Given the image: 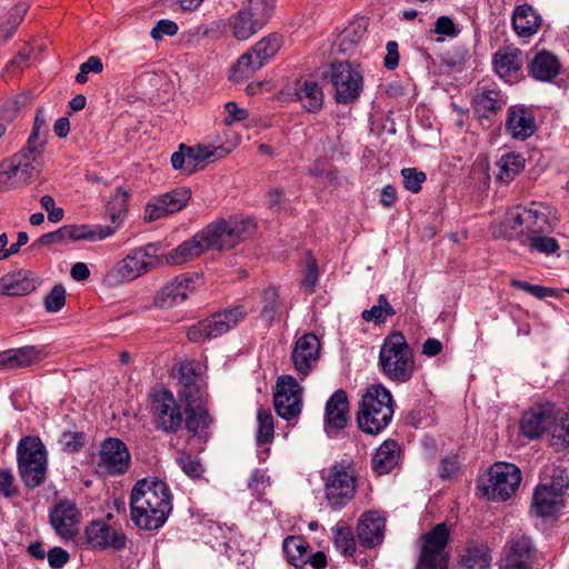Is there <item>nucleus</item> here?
Returning a JSON list of instances; mask_svg holds the SVG:
<instances>
[{"instance_id":"obj_6","label":"nucleus","mask_w":569,"mask_h":569,"mask_svg":"<svg viewBox=\"0 0 569 569\" xmlns=\"http://www.w3.org/2000/svg\"><path fill=\"white\" fill-rule=\"evenodd\" d=\"M18 468L22 482L29 488L43 483L47 475V451L38 437L22 438L17 448Z\"/></svg>"},{"instance_id":"obj_20","label":"nucleus","mask_w":569,"mask_h":569,"mask_svg":"<svg viewBox=\"0 0 569 569\" xmlns=\"http://www.w3.org/2000/svg\"><path fill=\"white\" fill-rule=\"evenodd\" d=\"M80 513L76 505L63 500L54 506L50 512V522L56 532L61 537L69 539L77 533V525Z\"/></svg>"},{"instance_id":"obj_14","label":"nucleus","mask_w":569,"mask_h":569,"mask_svg":"<svg viewBox=\"0 0 569 569\" xmlns=\"http://www.w3.org/2000/svg\"><path fill=\"white\" fill-rule=\"evenodd\" d=\"M97 466L106 475L124 473L130 466L128 448L121 440L108 438L101 445Z\"/></svg>"},{"instance_id":"obj_48","label":"nucleus","mask_w":569,"mask_h":569,"mask_svg":"<svg viewBox=\"0 0 569 569\" xmlns=\"http://www.w3.org/2000/svg\"><path fill=\"white\" fill-rule=\"evenodd\" d=\"M211 418L209 417L206 409L200 406L191 408L187 417V428L193 433H199L209 427Z\"/></svg>"},{"instance_id":"obj_62","label":"nucleus","mask_w":569,"mask_h":569,"mask_svg":"<svg viewBox=\"0 0 569 569\" xmlns=\"http://www.w3.org/2000/svg\"><path fill=\"white\" fill-rule=\"evenodd\" d=\"M44 303L48 311H59L66 303L64 288L61 284L54 286L50 293L47 296Z\"/></svg>"},{"instance_id":"obj_37","label":"nucleus","mask_w":569,"mask_h":569,"mask_svg":"<svg viewBox=\"0 0 569 569\" xmlns=\"http://www.w3.org/2000/svg\"><path fill=\"white\" fill-rule=\"evenodd\" d=\"M179 383L181 389L179 395L187 401H196L199 396V387L197 385V375L191 362L182 363L179 368Z\"/></svg>"},{"instance_id":"obj_25","label":"nucleus","mask_w":569,"mask_h":569,"mask_svg":"<svg viewBox=\"0 0 569 569\" xmlns=\"http://www.w3.org/2000/svg\"><path fill=\"white\" fill-rule=\"evenodd\" d=\"M531 540L525 536H515L509 541L505 559L506 569H530L532 562Z\"/></svg>"},{"instance_id":"obj_26","label":"nucleus","mask_w":569,"mask_h":569,"mask_svg":"<svg viewBox=\"0 0 569 569\" xmlns=\"http://www.w3.org/2000/svg\"><path fill=\"white\" fill-rule=\"evenodd\" d=\"M521 66V51L517 48L506 47L498 50L495 54V70L500 78L508 82H512L517 79Z\"/></svg>"},{"instance_id":"obj_36","label":"nucleus","mask_w":569,"mask_h":569,"mask_svg":"<svg viewBox=\"0 0 569 569\" xmlns=\"http://www.w3.org/2000/svg\"><path fill=\"white\" fill-rule=\"evenodd\" d=\"M34 289V280L27 274L6 276L0 279V295L23 296Z\"/></svg>"},{"instance_id":"obj_3","label":"nucleus","mask_w":569,"mask_h":569,"mask_svg":"<svg viewBox=\"0 0 569 569\" xmlns=\"http://www.w3.org/2000/svg\"><path fill=\"white\" fill-rule=\"evenodd\" d=\"M378 365L392 382L406 383L412 379L416 371L415 353L401 332L393 331L383 339Z\"/></svg>"},{"instance_id":"obj_45","label":"nucleus","mask_w":569,"mask_h":569,"mask_svg":"<svg viewBox=\"0 0 569 569\" xmlns=\"http://www.w3.org/2000/svg\"><path fill=\"white\" fill-rule=\"evenodd\" d=\"M549 233H540L532 238H523L520 244L529 248L531 251H537L546 254L553 253L558 248L557 241L548 236Z\"/></svg>"},{"instance_id":"obj_39","label":"nucleus","mask_w":569,"mask_h":569,"mask_svg":"<svg viewBox=\"0 0 569 569\" xmlns=\"http://www.w3.org/2000/svg\"><path fill=\"white\" fill-rule=\"evenodd\" d=\"M283 552L288 561L295 567H302L308 562L309 551L306 542L300 537H288L283 541Z\"/></svg>"},{"instance_id":"obj_9","label":"nucleus","mask_w":569,"mask_h":569,"mask_svg":"<svg viewBox=\"0 0 569 569\" xmlns=\"http://www.w3.org/2000/svg\"><path fill=\"white\" fill-rule=\"evenodd\" d=\"M280 46V38L276 34L261 39L238 59L232 68V79L240 81L252 76L278 52Z\"/></svg>"},{"instance_id":"obj_42","label":"nucleus","mask_w":569,"mask_h":569,"mask_svg":"<svg viewBox=\"0 0 569 569\" xmlns=\"http://www.w3.org/2000/svg\"><path fill=\"white\" fill-rule=\"evenodd\" d=\"M396 312L387 298L380 295L378 303L370 309L362 311V319L367 322L383 323L387 317L393 316Z\"/></svg>"},{"instance_id":"obj_52","label":"nucleus","mask_w":569,"mask_h":569,"mask_svg":"<svg viewBox=\"0 0 569 569\" xmlns=\"http://www.w3.org/2000/svg\"><path fill=\"white\" fill-rule=\"evenodd\" d=\"M278 292L276 288L269 286L264 289L262 296L261 316L264 320L271 321L274 319L278 309Z\"/></svg>"},{"instance_id":"obj_1","label":"nucleus","mask_w":569,"mask_h":569,"mask_svg":"<svg viewBox=\"0 0 569 569\" xmlns=\"http://www.w3.org/2000/svg\"><path fill=\"white\" fill-rule=\"evenodd\" d=\"M254 228L256 223L250 218L231 217L228 220H217L169 251L164 261L170 266H181L200 257L209 248L231 249L249 238Z\"/></svg>"},{"instance_id":"obj_51","label":"nucleus","mask_w":569,"mask_h":569,"mask_svg":"<svg viewBox=\"0 0 569 569\" xmlns=\"http://www.w3.org/2000/svg\"><path fill=\"white\" fill-rule=\"evenodd\" d=\"M189 154V174L198 170V167L201 162L209 160L214 157L216 152L219 148L206 147V146H197V147H187Z\"/></svg>"},{"instance_id":"obj_16","label":"nucleus","mask_w":569,"mask_h":569,"mask_svg":"<svg viewBox=\"0 0 569 569\" xmlns=\"http://www.w3.org/2000/svg\"><path fill=\"white\" fill-rule=\"evenodd\" d=\"M320 341L313 333H305L297 339L291 360L299 375L306 377L316 367L320 357Z\"/></svg>"},{"instance_id":"obj_29","label":"nucleus","mask_w":569,"mask_h":569,"mask_svg":"<svg viewBox=\"0 0 569 569\" xmlns=\"http://www.w3.org/2000/svg\"><path fill=\"white\" fill-rule=\"evenodd\" d=\"M541 23V17L529 4H522L515 9L512 26L520 37H531L535 34Z\"/></svg>"},{"instance_id":"obj_17","label":"nucleus","mask_w":569,"mask_h":569,"mask_svg":"<svg viewBox=\"0 0 569 569\" xmlns=\"http://www.w3.org/2000/svg\"><path fill=\"white\" fill-rule=\"evenodd\" d=\"M192 277L180 274L162 287L154 297V305L159 308H172L183 302L194 291Z\"/></svg>"},{"instance_id":"obj_27","label":"nucleus","mask_w":569,"mask_h":569,"mask_svg":"<svg viewBox=\"0 0 569 569\" xmlns=\"http://www.w3.org/2000/svg\"><path fill=\"white\" fill-rule=\"evenodd\" d=\"M563 507V498L538 485L533 497L531 510L537 517L548 518L556 516Z\"/></svg>"},{"instance_id":"obj_5","label":"nucleus","mask_w":569,"mask_h":569,"mask_svg":"<svg viewBox=\"0 0 569 569\" xmlns=\"http://www.w3.org/2000/svg\"><path fill=\"white\" fill-rule=\"evenodd\" d=\"M550 232L551 224L543 212L522 207L510 209L492 229L495 237L515 239L519 243L523 242V238H532L540 233Z\"/></svg>"},{"instance_id":"obj_57","label":"nucleus","mask_w":569,"mask_h":569,"mask_svg":"<svg viewBox=\"0 0 569 569\" xmlns=\"http://www.w3.org/2000/svg\"><path fill=\"white\" fill-rule=\"evenodd\" d=\"M510 284L513 288L526 291L529 295H531L538 299H543L546 297L555 296V290L552 288L542 287L539 284H531L527 281H522V280H518V279H512Z\"/></svg>"},{"instance_id":"obj_55","label":"nucleus","mask_w":569,"mask_h":569,"mask_svg":"<svg viewBox=\"0 0 569 569\" xmlns=\"http://www.w3.org/2000/svg\"><path fill=\"white\" fill-rule=\"evenodd\" d=\"M403 178V187L417 193L421 190L422 183L426 181V174L422 171H418L415 168H405L401 170Z\"/></svg>"},{"instance_id":"obj_46","label":"nucleus","mask_w":569,"mask_h":569,"mask_svg":"<svg viewBox=\"0 0 569 569\" xmlns=\"http://www.w3.org/2000/svg\"><path fill=\"white\" fill-rule=\"evenodd\" d=\"M164 204L170 209L171 213L182 210L191 198V191L188 188H176L167 193L161 194Z\"/></svg>"},{"instance_id":"obj_28","label":"nucleus","mask_w":569,"mask_h":569,"mask_svg":"<svg viewBox=\"0 0 569 569\" xmlns=\"http://www.w3.org/2000/svg\"><path fill=\"white\" fill-rule=\"evenodd\" d=\"M400 447L395 440H386L376 450L372 469L379 476L389 473L399 462Z\"/></svg>"},{"instance_id":"obj_2","label":"nucleus","mask_w":569,"mask_h":569,"mask_svg":"<svg viewBox=\"0 0 569 569\" xmlns=\"http://www.w3.org/2000/svg\"><path fill=\"white\" fill-rule=\"evenodd\" d=\"M131 519L140 529L157 530L172 510L168 485L158 478L139 480L130 497Z\"/></svg>"},{"instance_id":"obj_50","label":"nucleus","mask_w":569,"mask_h":569,"mask_svg":"<svg viewBox=\"0 0 569 569\" xmlns=\"http://www.w3.org/2000/svg\"><path fill=\"white\" fill-rule=\"evenodd\" d=\"M0 183L11 189L21 184L20 171L13 157L0 164Z\"/></svg>"},{"instance_id":"obj_43","label":"nucleus","mask_w":569,"mask_h":569,"mask_svg":"<svg viewBox=\"0 0 569 569\" xmlns=\"http://www.w3.org/2000/svg\"><path fill=\"white\" fill-rule=\"evenodd\" d=\"M257 419L259 425L257 443L261 447L273 440V417L269 409L260 408L257 413Z\"/></svg>"},{"instance_id":"obj_10","label":"nucleus","mask_w":569,"mask_h":569,"mask_svg":"<svg viewBox=\"0 0 569 569\" xmlns=\"http://www.w3.org/2000/svg\"><path fill=\"white\" fill-rule=\"evenodd\" d=\"M357 480L350 466L335 465L326 479V498L333 509H341L355 496Z\"/></svg>"},{"instance_id":"obj_44","label":"nucleus","mask_w":569,"mask_h":569,"mask_svg":"<svg viewBox=\"0 0 569 569\" xmlns=\"http://www.w3.org/2000/svg\"><path fill=\"white\" fill-rule=\"evenodd\" d=\"M552 447L556 450L569 448V411L559 416L557 410V421L552 429Z\"/></svg>"},{"instance_id":"obj_58","label":"nucleus","mask_w":569,"mask_h":569,"mask_svg":"<svg viewBox=\"0 0 569 569\" xmlns=\"http://www.w3.org/2000/svg\"><path fill=\"white\" fill-rule=\"evenodd\" d=\"M59 443L64 451H78L84 445V435L78 431H66L60 436Z\"/></svg>"},{"instance_id":"obj_60","label":"nucleus","mask_w":569,"mask_h":569,"mask_svg":"<svg viewBox=\"0 0 569 569\" xmlns=\"http://www.w3.org/2000/svg\"><path fill=\"white\" fill-rule=\"evenodd\" d=\"M47 133V114L44 109L40 108L37 110L33 128L29 136L28 141L32 143H42L41 137Z\"/></svg>"},{"instance_id":"obj_63","label":"nucleus","mask_w":569,"mask_h":569,"mask_svg":"<svg viewBox=\"0 0 569 569\" xmlns=\"http://www.w3.org/2000/svg\"><path fill=\"white\" fill-rule=\"evenodd\" d=\"M177 462L182 469V471L191 478H198L202 473L203 469L201 463L197 458H193L190 455H181L177 459Z\"/></svg>"},{"instance_id":"obj_12","label":"nucleus","mask_w":569,"mask_h":569,"mask_svg":"<svg viewBox=\"0 0 569 569\" xmlns=\"http://www.w3.org/2000/svg\"><path fill=\"white\" fill-rule=\"evenodd\" d=\"M557 421V407L555 403L546 401L533 405L526 411L520 421V431L528 439H538L545 432H550Z\"/></svg>"},{"instance_id":"obj_35","label":"nucleus","mask_w":569,"mask_h":569,"mask_svg":"<svg viewBox=\"0 0 569 569\" xmlns=\"http://www.w3.org/2000/svg\"><path fill=\"white\" fill-rule=\"evenodd\" d=\"M229 26L233 37L238 40H247L262 28L256 23L253 18L248 16V11L241 9L229 18Z\"/></svg>"},{"instance_id":"obj_53","label":"nucleus","mask_w":569,"mask_h":569,"mask_svg":"<svg viewBox=\"0 0 569 569\" xmlns=\"http://www.w3.org/2000/svg\"><path fill=\"white\" fill-rule=\"evenodd\" d=\"M20 171L21 184L29 183L33 178L38 177L41 171V160L32 158L31 162H21V157H13Z\"/></svg>"},{"instance_id":"obj_23","label":"nucleus","mask_w":569,"mask_h":569,"mask_svg":"<svg viewBox=\"0 0 569 569\" xmlns=\"http://www.w3.org/2000/svg\"><path fill=\"white\" fill-rule=\"evenodd\" d=\"M86 536L93 548L120 549L126 536L103 521H92L86 529Z\"/></svg>"},{"instance_id":"obj_7","label":"nucleus","mask_w":569,"mask_h":569,"mask_svg":"<svg viewBox=\"0 0 569 569\" xmlns=\"http://www.w3.org/2000/svg\"><path fill=\"white\" fill-rule=\"evenodd\" d=\"M154 252L153 244L131 250L106 272L103 282L109 287H117L141 277L152 268Z\"/></svg>"},{"instance_id":"obj_21","label":"nucleus","mask_w":569,"mask_h":569,"mask_svg":"<svg viewBox=\"0 0 569 569\" xmlns=\"http://www.w3.org/2000/svg\"><path fill=\"white\" fill-rule=\"evenodd\" d=\"M47 357V353L34 346H24L0 352V370H16L33 366Z\"/></svg>"},{"instance_id":"obj_54","label":"nucleus","mask_w":569,"mask_h":569,"mask_svg":"<svg viewBox=\"0 0 569 569\" xmlns=\"http://www.w3.org/2000/svg\"><path fill=\"white\" fill-rule=\"evenodd\" d=\"M168 214H172L170 209L164 204L161 196L153 197L149 200L144 209V220L154 221Z\"/></svg>"},{"instance_id":"obj_61","label":"nucleus","mask_w":569,"mask_h":569,"mask_svg":"<svg viewBox=\"0 0 569 569\" xmlns=\"http://www.w3.org/2000/svg\"><path fill=\"white\" fill-rule=\"evenodd\" d=\"M318 267L317 262L313 258H308L306 263V269L303 270V278L301 280V286L308 293H311L318 282Z\"/></svg>"},{"instance_id":"obj_47","label":"nucleus","mask_w":569,"mask_h":569,"mask_svg":"<svg viewBox=\"0 0 569 569\" xmlns=\"http://www.w3.org/2000/svg\"><path fill=\"white\" fill-rule=\"evenodd\" d=\"M333 542L345 556H351L356 550V540L350 527L341 526L335 529Z\"/></svg>"},{"instance_id":"obj_34","label":"nucleus","mask_w":569,"mask_h":569,"mask_svg":"<svg viewBox=\"0 0 569 569\" xmlns=\"http://www.w3.org/2000/svg\"><path fill=\"white\" fill-rule=\"evenodd\" d=\"M297 97L309 112H318L322 108V89L315 81H305L297 89Z\"/></svg>"},{"instance_id":"obj_64","label":"nucleus","mask_w":569,"mask_h":569,"mask_svg":"<svg viewBox=\"0 0 569 569\" xmlns=\"http://www.w3.org/2000/svg\"><path fill=\"white\" fill-rule=\"evenodd\" d=\"M270 485L269 476L262 470H254L249 478L248 487L253 495L261 496L264 489Z\"/></svg>"},{"instance_id":"obj_33","label":"nucleus","mask_w":569,"mask_h":569,"mask_svg":"<svg viewBox=\"0 0 569 569\" xmlns=\"http://www.w3.org/2000/svg\"><path fill=\"white\" fill-rule=\"evenodd\" d=\"M530 73L538 80L549 81L559 73V62L553 54L540 52L530 64Z\"/></svg>"},{"instance_id":"obj_49","label":"nucleus","mask_w":569,"mask_h":569,"mask_svg":"<svg viewBox=\"0 0 569 569\" xmlns=\"http://www.w3.org/2000/svg\"><path fill=\"white\" fill-rule=\"evenodd\" d=\"M540 485L563 498L565 491L569 488V475L566 469L559 466L552 467L550 481Z\"/></svg>"},{"instance_id":"obj_8","label":"nucleus","mask_w":569,"mask_h":569,"mask_svg":"<svg viewBox=\"0 0 569 569\" xmlns=\"http://www.w3.org/2000/svg\"><path fill=\"white\" fill-rule=\"evenodd\" d=\"M521 482V471L508 462H496L488 473L487 483L479 485L481 496L488 500L506 501L513 496Z\"/></svg>"},{"instance_id":"obj_13","label":"nucleus","mask_w":569,"mask_h":569,"mask_svg":"<svg viewBox=\"0 0 569 569\" xmlns=\"http://www.w3.org/2000/svg\"><path fill=\"white\" fill-rule=\"evenodd\" d=\"M330 80L336 90V100L339 103L355 101L362 90L361 73L347 62L332 64Z\"/></svg>"},{"instance_id":"obj_38","label":"nucleus","mask_w":569,"mask_h":569,"mask_svg":"<svg viewBox=\"0 0 569 569\" xmlns=\"http://www.w3.org/2000/svg\"><path fill=\"white\" fill-rule=\"evenodd\" d=\"M499 171L497 178L501 182H510L519 174L525 167V159L517 153L503 154L497 163Z\"/></svg>"},{"instance_id":"obj_19","label":"nucleus","mask_w":569,"mask_h":569,"mask_svg":"<svg viewBox=\"0 0 569 569\" xmlns=\"http://www.w3.org/2000/svg\"><path fill=\"white\" fill-rule=\"evenodd\" d=\"M386 519L378 511L365 512L357 526L359 542L367 548L380 545L385 537Z\"/></svg>"},{"instance_id":"obj_22","label":"nucleus","mask_w":569,"mask_h":569,"mask_svg":"<svg viewBox=\"0 0 569 569\" xmlns=\"http://www.w3.org/2000/svg\"><path fill=\"white\" fill-rule=\"evenodd\" d=\"M349 402L346 391L337 390L326 405L325 423L328 435H332L347 426Z\"/></svg>"},{"instance_id":"obj_40","label":"nucleus","mask_w":569,"mask_h":569,"mask_svg":"<svg viewBox=\"0 0 569 569\" xmlns=\"http://www.w3.org/2000/svg\"><path fill=\"white\" fill-rule=\"evenodd\" d=\"M462 563L466 569H488L490 557L487 547L468 543L462 555Z\"/></svg>"},{"instance_id":"obj_4","label":"nucleus","mask_w":569,"mask_h":569,"mask_svg":"<svg viewBox=\"0 0 569 569\" xmlns=\"http://www.w3.org/2000/svg\"><path fill=\"white\" fill-rule=\"evenodd\" d=\"M393 412L391 392L381 383L371 385L366 389L359 403V428L366 433L378 435L391 422Z\"/></svg>"},{"instance_id":"obj_18","label":"nucleus","mask_w":569,"mask_h":569,"mask_svg":"<svg viewBox=\"0 0 569 569\" xmlns=\"http://www.w3.org/2000/svg\"><path fill=\"white\" fill-rule=\"evenodd\" d=\"M159 427L167 431H176L182 425V413L173 396L163 391L157 395L152 402Z\"/></svg>"},{"instance_id":"obj_24","label":"nucleus","mask_w":569,"mask_h":569,"mask_svg":"<svg viewBox=\"0 0 569 569\" xmlns=\"http://www.w3.org/2000/svg\"><path fill=\"white\" fill-rule=\"evenodd\" d=\"M506 129L512 138L525 140L533 134L536 120L532 112L525 107H511L508 110Z\"/></svg>"},{"instance_id":"obj_30","label":"nucleus","mask_w":569,"mask_h":569,"mask_svg":"<svg viewBox=\"0 0 569 569\" xmlns=\"http://www.w3.org/2000/svg\"><path fill=\"white\" fill-rule=\"evenodd\" d=\"M503 106L502 96L496 90H485L473 98L475 113L481 120L490 121Z\"/></svg>"},{"instance_id":"obj_11","label":"nucleus","mask_w":569,"mask_h":569,"mask_svg":"<svg viewBox=\"0 0 569 569\" xmlns=\"http://www.w3.org/2000/svg\"><path fill=\"white\" fill-rule=\"evenodd\" d=\"M448 539L449 529L445 522L422 536L419 569H447L445 548Z\"/></svg>"},{"instance_id":"obj_41","label":"nucleus","mask_w":569,"mask_h":569,"mask_svg":"<svg viewBox=\"0 0 569 569\" xmlns=\"http://www.w3.org/2000/svg\"><path fill=\"white\" fill-rule=\"evenodd\" d=\"M273 4L274 0H246L241 10L248 11V16L263 27L271 16Z\"/></svg>"},{"instance_id":"obj_15","label":"nucleus","mask_w":569,"mask_h":569,"mask_svg":"<svg viewBox=\"0 0 569 569\" xmlns=\"http://www.w3.org/2000/svg\"><path fill=\"white\" fill-rule=\"evenodd\" d=\"M274 408L283 419L297 417L301 411V388L291 376H282L278 379L274 393Z\"/></svg>"},{"instance_id":"obj_32","label":"nucleus","mask_w":569,"mask_h":569,"mask_svg":"<svg viewBox=\"0 0 569 569\" xmlns=\"http://www.w3.org/2000/svg\"><path fill=\"white\" fill-rule=\"evenodd\" d=\"M243 310L241 307H237L231 310H224L223 312H219L207 320L209 339L217 338L227 331H229L232 327H234L241 318H243Z\"/></svg>"},{"instance_id":"obj_31","label":"nucleus","mask_w":569,"mask_h":569,"mask_svg":"<svg viewBox=\"0 0 569 569\" xmlns=\"http://www.w3.org/2000/svg\"><path fill=\"white\" fill-rule=\"evenodd\" d=\"M64 228L68 241H100L116 232V228L110 226L68 224Z\"/></svg>"},{"instance_id":"obj_56","label":"nucleus","mask_w":569,"mask_h":569,"mask_svg":"<svg viewBox=\"0 0 569 569\" xmlns=\"http://www.w3.org/2000/svg\"><path fill=\"white\" fill-rule=\"evenodd\" d=\"M129 199V192L122 188H118L110 202V216L112 222L120 219L122 213L127 211V201Z\"/></svg>"},{"instance_id":"obj_59","label":"nucleus","mask_w":569,"mask_h":569,"mask_svg":"<svg viewBox=\"0 0 569 569\" xmlns=\"http://www.w3.org/2000/svg\"><path fill=\"white\" fill-rule=\"evenodd\" d=\"M103 70V63L100 58L91 56L87 61L80 64L79 72L76 76V82L86 83L88 81V73H100Z\"/></svg>"}]
</instances>
